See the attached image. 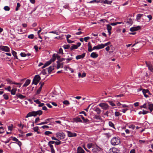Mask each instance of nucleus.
Segmentation results:
<instances>
[{"label":"nucleus","instance_id":"27","mask_svg":"<svg viewBox=\"0 0 153 153\" xmlns=\"http://www.w3.org/2000/svg\"><path fill=\"white\" fill-rule=\"evenodd\" d=\"M17 91V88H13L10 91L12 95H14L16 94V91Z\"/></svg>","mask_w":153,"mask_h":153},{"label":"nucleus","instance_id":"23","mask_svg":"<svg viewBox=\"0 0 153 153\" xmlns=\"http://www.w3.org/2000/svg\"><path fill=\"white\" fill-rule=\"evenodd\" d=\"M124 22H126V23L131 25L133 23L132 20L131 18L128 19L126 21H125Z\"/></svg>","mask_w":153,"mask_h":153},{"label":"nucleus","instance_id":"13","mask_svg":"<svg viewBox=\"0 0 153 153\" xmlns=\"http://www.w3.org/2000/svg\"><path fill=\"white\" fill-rule=\"evenodd\" d=\"M100 2L101 3L111 4L112 2V1H108L107 0H100Z\"/></svg>","mask_w":153,"mask_h":153},{"label":"nucleus","instance_id":"20","mask_svg":"<svg viewBox=\"0 0 153 153\" xmlns=\"http://www.w3.org/2000/svg\"><path fill=\"white\" fill-rule=\"evenodd\" d=\"M98 56V54L95 52H92L90 55L91 57L93 58H97Z\"/></svg>","mask_w":153,"mask_h":153},{"label":"nucleus","instance_id":"18","mask_svg":"<svg viewBox=\"0 0 153 153\" xmlns=\"http://www.w3.org/2000/svg\"><path fill=\"white\" fill-rule=\"evenodd\" d=\"M79 116L83 120V122H82V123H88L89 121V120L88 119H85L82 115H79Z\"/></svg>","mask_w":153,"mask_h":153},{"label":"nucleus","instance_id":"29","mask_svg":"<svg viewBox=\"0 0 153 153\" xmlns=\"http://www.w3.org/2000/svg\"><path fill=\"white\" fill-rule=\"evenodd\" d=\"M54 69V66H51L48 68V73H51Z\"/></svg>","mask_w":153,"mask_h":153},{"label":"nucleus","instance_id":"63","mask_svg":"<svg viewBox=\"0 0 153 153\" xmlns=\"http://www.w3.org/2000/svg\"><path fill=\"white\" fill-rule=\"evenodd\" d=\"M108 102L109 103V104L111 105L112 106H114L115 105V104H114V103L112 102V101H109Z\"/></svg>","mask_w":153,"mask_h":153},{"label":"nucleus","instance_id":"46","mask_svg":"<svg viewBox=\"0 0 153 153\" xmlns=\"http://www.w3.org/2000/svg\"><path fill=\"white\" fill-rule=\"evenodd\" d=\"M44 134L46 135H48L49 134H52V133L50 131H47L45 132Z\"/></svg>","mask_w":153,"mask_h":153},{"label":"nucleus","instance_id":"25","mask_svg":"<svg viewBox=\"0 0 153 153\" xmlns=\"http://www.w3.org/2000/svg\"><path fill=\"white\" fill-rule=\"evenodd\" d=\"M56 59V54L54 53L52 56V58L49 61H51V63L52 62H54Z\"/></svg>","mask_w":153,"mask_h":153},{"label":"nucleus","instance_id":"50","mask_svg":"<svg viewBox=\"0 0 153 153\" xmlns=\"http://www.w3.org/2000/svg\"><path fill=\"white\" fill-rule=\"evenodd\" d=\"M92 143H88L87 145V147L88 149H90L92 146Z\"/></svg>","mask_w":153,"mask_h":153},{"label":"nucleus","instance_id":"15","mask_svg":"<svg viewBox=\"0 0 153 153\" xmlns=\"http://www.w3.org/2000/svg\"><path fill=\"white\" fill-rule=\"evenodd\" d=\"M146 65L147 67H148L149 70L151 72H153V65L149 64H148Z\"/></svg>","mask_w":153,"mask_h":153},{"label":"nucleus","instance_id":"24","mask_svg":"<svg viewBox=\"0 0 153 153\" xmlns=\"http://www.w3.org/2000/svg\"><path fill=\"white\" fill-rule=\"evenodd\" d=\"M30 80L29 79H27L26 82L23 85V87H26L27 86H28L29 84L30 83Z\"/></svg>","mask_w":153,"mask_h":153},{"label":"nucleus","instance_id":"60","mask_svg":"<svg viewBox=\"0 0 153 153\" xmlns=\"http://www.w3.org/2000/svg\"><path fill=\"white\" fill-rule=\"evenodd\" d=\"M58 141H55V144L56 145H59L61 144V142L59 140Z\"/></svg>","mask_w":153,"mask_h":153},{"label":"nucleus","instance_id":"53","mask_svg":"<svg viewBox=\"0 0 153 153\" xmlns=\"http://www.w3.org/2000/svg\"><path fill=\"white\" fill-rule=\"evenodd\" d=\"M4 9L6 11H9L10 10V8L8 6H5L4 7Z\"/></svg>","mask_w":153,"mask_h":153},{"label":"nucleus","instance_id":"34","mask_svg":"<svg viewBox=\"0 0 153 153\" xmlns=\"http://www.w3.org/2000/svg\"><path fill=\"white\" fill-rule=\"evenodd\" d=\"M12 54L14 56V57L16 58L17 59H18L17 56L16 55V53L15 51H12Z\"/></svg>","mask_w":153,"mask_h":153},{"label":"nucleus","instance_id":"51","mask_svg":"<svg viewBox=\"0 0 153 153\" xmlns=\"http://www.w3.org/2000/svg\"><path fill=\"white\" fill-rule=\"evenodd\" d=\"M115 139V137H113V138L111 139V143L114 146L115 145V141H114V139Z\"/></svg>","mask_w":153,"mask_h":153},{"label":"nucleus","instance_id":"22","mask_svg":"<svg viewBox=\"0 0 153 153\" xmlns=\"http://www.w3.org/2000/svg\"><path fill=\"white\" fill-rule=\"evenodd\" d=\"M88 51L89 52H91L93 51V48H92V46L90 42H88Z\"/></svg>","mask_w":153,"mask_h":153},{"label":"nucleus","instance_id":"62","mask_svg":"<svg viewBox=\"0 0 153 153\" xmlns=\"http://www.w3.org/2000/svg\"><path fill=\"white\" fill-rule=\"evenodd\" d=\"M117 105L118 106V108H120V107L122 108V107H121L122 104H121V103L120 102H118L117 103Z\"/></svg>","mask_w":153,"mask_h":153},{"label":"nucleus","instance_id":"56","mask_svg":"<svg viewBox=\"0 0 153 153\" xmlns=\"http://www.w3.org/2000/svg\"><path fill=\"white\" fill-rule=\"evenodd\" d=\"M33 129L34 130V131H37L39 130V127L38 126H36L33 128Z\"/></svg>","mask_w":153,"mask_h":153},{"label":"nucleus","instance_id":"43","mask_svg":"<svg viewBox=\"0 0 153 153\" xmlns=\"http://www.w3.org/2000/svg\"><path fill=\"white\" fill-rule=\"evenodd\" d=\"M114 147H113L111 149L109 150V153H115V151Z\"/></svg>","mask_w":153,"mask_h":153},{"label":"nucleus","instance_id":"14","mask_svg":"<svg viewBox=\"0 0 153 153\" xmlns=\"http://www.w3.org/2000/svg\"><path fill=\"white\" fill-rule=\"evenodd\" d=\"M148 105L149 106L148 108L150 110L151 112L153 110V104L149 102L148 103Z\"/></svg>","mask_w":153,"mask_h":153},{"label":"nucleus","instance_id":"19","mask_svg":"<svg viewBox=\"0 0 153 153\" xmlns=\"http://www.w3.org/2000/svg\"><path fill=\"white\" fill-rule=\"evenodd\" d=\"M16 96L17 97V98H19L21 99H23L25 98L26 97L25 96H23L22 94H16Z\"/></svg>","mask_w":153,"mask_h":153},{"label":"nucleus","instance_id":"44","mask_svg":"<svg viewBox=\"0 0 153 153\" xmlns=\"http://www.w3.org/2000/svg\"><path fill=\"white\" fill-rule=\"evenodd\" d=\"M70 46L69 45H63V47L65 49H68L70 48Z\"/></svg>","mask_w":153,"mask_h":153},{"label":"nucleus","instance_id":"30","mask_svg":"<svg viewBox=\"0 0 153 153\" xmlns=\"http://www.w3.org/2000/svg\"><path fill=\"white\" fill-rule=\"evenodd\" d=\"M51 64V61H48L46 62L44 65L42 67V68H44L48 65H49Z\"/></svg>","mask_w":153,"mask_h":153},{"label":"nucleus","instance_id":"17","mask_svg":"<svg viewBox=\"0 0 153 153\" xmlns=\"http://www.w3.org/2000/svg\"><path fill=\"white\" fill-rule=\"evenodd\" d=\"M148 89H143L142 92L143 94L144 95V97L146 98H148L149 97V96L147 94V91Z\"/></svg>","mask_w":153,"mask_h":153},{"label":"nucleus","instance_id":"28","mask_svg":"<svg viewBox=\"0 0 153 153\" xmlns=\"http://www.w3.org/2000/svg\"><path fill=\"white\" fill-rule=\"evenodd\" d=\"M57 69H59L60 68H62L63 67V63L62 62L61 63L60 62H59L58 63H57Z\"/></svg>","mask_w":153,"mask_h":153},{"label":"nucleus","instance_id":"3","mask_svg":"<svg viewBox=\"0 0 153 153\" xmlns=\"http://www.w3.org/2000/svg\"><path fill=\"white\" fill-rule=\"evenodd\" d=\"M56 137L59 139L62 140L65 138V134L63 132H57L56 134Z\"/></svg>","mask_w":153,"mask_h":153},{"label":"nucleus","instance_id":"6","mask_svg":"<svg viewBox=\"0 0 153 153\" xmlns=\"http://www.w3.org/2000/svg\"><path fill=\"white\" fill-rule=\"evenodd\" d=\"M0 50L7 52H8L10 51L9 48L6 46H0Z\"/></svg>","mask_w":153,"mask_h":153},{"label":"nucleus","instance_id":"1","mask_svg":"<svg viewBox=\"0 0 153 153\" xmlns=\"http://www.w3.org/2000/svg\"><path fill=\"white\" fill-rule=\"evenodd\" d=\"M42 114V111L41 110H39L37 111H32L28 113L26 116V118H28L29 117L34 116L36 117L37 115L40 116Z\"/></svg>","mask_w":153,"mask_h":153},{"label":"nucleus","instance_id":"11","mask_svg":"<svg viewBox=\"0 0 153 153\" xmlns=\"http://www.w3.org/2000/svg\"><path fill=\"white\" fill-rule=\"evenodd\" d=\"M103 45H101V44H99L98 45L96 46H94L93 48V50H99L100 49L102 48Z\"/></svg>","mask_w":153,"mask_h":153},{"label":"nucleus","instance_id":"33","mask_svg":"<svg viewBox=\"0 0 153 153\" xmlns=\"http://www.w3.org/2000/svg\"><path fill=\"white\" fill-rule=\"evenodd\" d=\"M100 2V0H94L92 1H91L89 2H88V3H99Z\"/></svg>","mask_w":153,"mask_h":153},{"label":"nucleus","instance_id":"55","mask_svg":"<svg viewBox=\"0 0 153 153\" xmlns=\"http://www.w3.org/2000/svg\"><path fill=\"white\" fill-rule=\"evenodd\" d=\"M4 132V129L3 127H0V134L3 133Z\"/></svg>","mask_w":153,"mask_h":153},{"label":"nucleus","instance_id":"59","mask_svg":"<svg viewBox=\"0 0 153 153\" xmlns=\"http://www.w3.org/2000/svg\"><path fill=\"white\" fill-rule=\"evenodd\" d=\"M107 93L103 91L102 92V93L101 94V96H103L104 97H105V95H107Z\"/></svg>","mask_w":153,"mask_h":153},{"label":"nucleus","instance_id":"31","mask_svg":"<svg viewBox=\"0 0 153 153\" xmlns=\"http://www.w3.org/2000/svg\"><path fill=\"white\" fill-rule=\"evenodd\" d=\"M115 145L119 144L120 143V139L118 138L115 137Z\"/></svg>","mask_w":153,"mask_h":153},{"label":"nucleus","instance_id":"48","mask_svg":"<svg viewBox=\"0 0 153 153\" xmlns=\"http://www.w3.org/2000/svg\"><path fill=\"white\" fill-rule=\"evenodd\" d=\"M5 90L7 91H8L10 92L11 91V87L10 86H8L7 88H4Z\"/></svg>","mask_w":153,"mask_h":153},{"label":"nucleus","instance_id":"39","mask_svg":"<svg viewBox=\"0 0 153 153\" xmlns=\"http://www.w3.org/2000/svg\"><path fill=\"white\" fill-rule=\"evenodd\" d=\"M6 81L7 82V83L13 84L14 82L12 81L10 79L8 78L7 79Z\"/></svg>","mask_w":153,"mask_h":153},{"label":"nucleus","instance_id":"9","mask_svg":"<svg viewBox=\"0 0 153 153\" xmlns=\"http://www.w3.org/2000/svg\"><path fill=\"white\" fill-rule=\"evenodd\" d=\"M141 28V27L138 26L137 27H133L130 28V31L131 32L137 31L140 30Z\"/></svg>","mask_w":153,"mask_h":153},{"label":"nucleus","instance_id":"40","mask_svg":"<svg viewBox=\"0 0 153 153\" xmlns=\"http://www.w3.org/2000/svg\"><path fill=\"white\" fill-rule=\"evenodd\" d=\"M48 122L45 121V122H41L40 123L38 124L37 125H44V124H48Z\"/></svg>","mask_w":153,"mask_h":153},{"label":"nucleus","instance_id":"8","mask_svg":"<svg viewBox=\"0 0 153 153\" xmlns=\"http://www.w3.org/2000/svg\"><path fill=\"white\" fill-rule=\"evenodd\" d=\"M93 110L96 111L98 114H100L101 110V109L97 106H96L93 108Z\"/></svg>","mask_w":153,"mask_h":153},{"label":"nucleus","instance_id":"2","mask_svg":"<svg viewBox=\"0 0 153 153\" xmlns=\"http://www.w3.org/2000/svg\"><path fill=\"white\" fill-rule=\"evenodd\" d=\"M40 79L41 78L39 75H35L33 79L32 84H34L35 85H37Z\"/></svg>","mask_w":153,"mask_h":153},{"label":"nucleus","instance_id":"16","mask_svg":"<svg viewBox=\"0 0 153 153\" xmlns=\"http://www.w3.org/2000/svg\"><path fill=\"white\" fill-rule=\"evenodd\" d=\"M48 145L51 148V152L52 153H55V152L53 145L51 143H48Z\"/></svg>","mask_w":153,"mask_h":153},{"label":"nucleus","instance_id":"41","mask_svg":"<svg viewBox=\"0 0 153 153\" xmlns=\"http://www.w3.org/2000/svg\"><path fill=\"white\" fill-rule=\"evenodd\" d=\"M3 97L4 99L6 100H8L9 99L8 95L6 94H4L3 95Z\"/></svg>","mask_w":153,"mask_h":153},{"label":"nucleus","instance_id":"64","mask_svg":"<svg viewBox=\"0 0 153 153\" xmlns=\"http://www.w3.org/2000/svg\"><path fill=\"white\" fill-rule=\"evenodd\" d=\"M90 37L88 36H87V37H85V38H84V41H85V42H87V40H88L89 39H90Z\"/></svg>","mask_w":153,"mask_h":153},{"label":"nucleus","instance_id":"37","mask_svg":"<svg viewBox=\"0 0 153 153\" xmlns=\"http://www.w3.org/2000/svg\"><path fill=\"white\" fill-rule=\"evenodd\" d=\"M62 102L64 104L66 105H68L70 104V103L69 101L67 100H65L63 101Z\"/></svg>","mask_w":153,"mask_h":153},{"label":"nucleus","instance_id":"10","mask_svg":"<svg viewBox=\"0 0 153 153\" xmlns=\"http://www.w3.org/2000/svg\"><path fill=\"white\" fill-rule=\"evenodd\" d=\"M85 151L80 146H78L77 149L76 153H84Z\"/></svg>","mask_w":153,"mask_h":153},{"label":"nucleus","instance_id":"58","mask_svg":"<svg viewBox=\"0 0 153 153\" xmlns=\"http://www.w3.org/2000/svg\"><path fill=\"white\" fill-rule=\"evenodd\" d=\"M20 55L22 57H25L27 55L24 53H21Z\"/></svg>","mask_w":153,"mask_h":153},{"label":"nucleus","instance_id":"38","mask_svg":"<svg viewBox=\"0 0 153 153\" xmlns=\"http://www.w3.org/2000/svg\"><path fill=\"white\" fill-rule=\"evenodd\" d=\"M108 124L109 126L115 128L114 125L112 122L111 121H109L108 123Z\"/></svg>","mask_w":153,"mask_h":153},{"label":"nucleus","instance_id":"26","mask_svg":"<svg viewBox=\"0 0 153 153\" xmlns=\"http://www.w3.org/2000/svg\"><path fill=\"white\" fill-rule=\"evenodd\" d=\"M107 28L108 32L109 33V35H110L111 34V27L110 25H107Z\"/></svg>","mask_w":153,"mask_h":153},{"label":"nucleus","instance_id":"5","mask_svg":"<svg viewBox=\"0 0 153 153\" xmlns=\"http://www.w3.org/2000/svg\"><path fill=\"white\" fill-rule=\"evenodd\" d=\"M98 105L101 107L104 110H106L108 108V104L105 103H101Z\"/></svg>","mask_w":153,"mask_h":153},{"label":"nucleus","instance_id":"61","mask_svg":"<svg viewBox=\"0 0 153 153\" xmlns=\"http://www.w3.org/2000/svg\"><path fill=\"white\" fill-rule=\"evenodd\" d=\"M13 125L12 124H11V126H9L8 128V130L12 131L13 129Z\"/></svg>","mask_w":153,"mask_h":153},{"label":"nucleus","instance_id":"36","mask_svg":"<svg viewBox=\"0 0 153 153\" xmlns=\"http://www.w3.org/2000/svg\"><path fill=\"white\" fill-rule=\"evenodd\" d=\"M78 48L76 45H73L71 46L70 48V50L71 51H72L74 49H76Z\"/></svg>","mask_w":153,"mask_h":153},{"label":"nucleus","instance_id":"12","mask_svg":"<svg viewBox=\"0 0 153 153\" xmlns=\"http://www.w3.org/2000/svg\"><path fill=\"white\" fill-rule=\"evenodd\" d=\"M85 53H82V55L77 56L76 57V59H80L83 58L85 56Z\"/></svg>","mask_w":153,"mask_h":153},{"label":"nucleus","instance_id":"47","mask_svg":"<svg viewBox=\"0 0 153 153\" xmlns=\"http://www.w3.org/2000/svg\"><path fill=\"white\" fill-rule=\"evenodd\" d=\"M68 57H69L68 58L65 59H66L67 60V63L69 62L70 61L72 60L73 59V58L72 57H69V56H68Z\"/></svg>","mask_w":153,"mask_h":153},{"label":"nucleus","instance_id":"45","mask_svg":"<svg viewBox=\"0 0 153 153\" xmlns=\"http://www.w3.org/2000/svg\"><path fill=\"white\" fill-rule=\"evenodd\" d=\"M21 5L18 2L17 3V7L16 8V11H17L19 10V8L20 7Z\"/></svg>","mask_w":153,"mask_h":153},{"label":"nucleus","instance_id":"54","mask_svg":"<svg viewBox=\"0 0 153 153\" xmlns=\"http://www.w3.org/2000/svg\"><path fill=\"white\" fill-rule=\"evenodd\" d=\"M65 59L62 58H60L58 61H57V63H58L59 62H60L62 61L65 60Z\"/></svg>","mask_w":153,"mask_h":153},{"label":"nucleus","instance_id":"35","mask_svg":"<svg viewBox=\"0 0 153 153\" xmlns=\"http://www.w3.org/2000/svg\"><path fill=\"white\" fill-rule=\"evenodd\" d=\"M143 15V14H139L137 16V20H140V18Z\"/></svg>","mask_w":153,"mask_h":153},{"label":"nucleus","instance_id":"49","mask_svg":"<svg viewBox=\"0 0 153 153\" xmlns=\"http://www.w3.org/2000/svg\"><path fill=\"white\" fill-rule=\"evenodd\" d=\"M42 88L41 87H39V88L37 90L36 94H38L40 93V91L42 90Z\"/></svg>","mask_w":153,"mask_h":153},{"label":"nucleus","instance_id":"4","mask_svg":"<svg viewBox=\"0 0 153 153\" xmlns=\"http://www.w3.org/2000/svg\"><path fill=\"white\" fill-rule=\"evenodd\" d=\"M65 131L67 133L68 136V137H76L77 136V134L75 133H73L71 131L68 130H66Z\"/></svg>","mask_w":153,"mask_h":153},{"label":"nucleus","instance_id":"52","mask_svg":"<svg viewBox=\"0 0 153 153\" xmlns=\"http://www.w3.org/2000/svg\"><path fill=\"white\" fill-rule=\"evenodd\" d=\"M34 37V35L33 34H30V35H29L28 38L29 39H33Z\"/></svg>","mask_w":153,"mask_h":153},{"label":"nucleus","instance_id":"32","mask_svg":"<svg viewBox=\"0 0 153 153\" xmlns=\"http://www.w3.org/2000/svg\"><path fill=\"white\" fill-rule=\"evenodd\" d=\"M93 118L97 120H100L101 119V116L99 115H95Z\"/></svg>","mask_w":153,"mask_h":153},{"label":"nucleus","instance_id":"57","mask_svg":"<svg viewBox=\"0 0 153 153\" xmlns=\"http://www.w3.org/2000/svg\"><path fill=\"white\" fill-rule=\"evenodd\" d=\"M121 114H120L119 112L117 111H115V116H121Z\"/></svg>","mask_w":153,"mask_h":153},{"label":"nucleus","instance_id":"7","mask_svg":"<svg viewBox=\"0 0 153 153\" xmlns=\"http://www.w3.org/2000/svg\"><path fill=\"white\" fill-rule=\"evenodd\" d=\"M73 122H80L82 123V121L81 120L80 117L79 116H78L77 117L75 118H74L73 119Z\"/></svg>","mask_w":153,"mask_h":153},{"label":"nucleus","instance_id":"21","mask_svg":"<svg viewBox=\"0 0 153 153\" xmlns=\"http://www.w3.org/2000/svg\"><path fill=\"white\" fill-rule=\"evenodd\" d=\"M117 68V71L118 74H120L121 73V70L120 69V67L118 64H117L116 66Z\"/></svg>","mask_w":153,"mask_h":153},{"label":"nucleus","instance_id":"42","mask_svg":"<svg viewBox=\"0 0 153 153\" xmlns=\"http://www.w3.org/2000/svg\"><path fill=\"white\" fill-rule=\"evenodd\" d=\"M58 53H59L61 54H63V50L62 48H59V52H58Z\"/></svg>","mask_w":153,"mask_h":153}]
</instances>
